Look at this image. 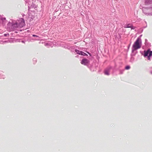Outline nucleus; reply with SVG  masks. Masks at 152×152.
<instances>
[{
  "label": "nucleus",
  "mask_w": 152,
  "mask_h": 152,
  "mask_svg": "<svg viewBox=\"0 0 152 152\" xmlns=\"http://www.w3.org/2000/svg\"><path fill=\"white\" fill-rule=\"evenodd\" d=\"M141 39L138 38L133 45L132 47L133 50H135L141 48Z\"/></svg>",
  "instance_id": "f257e3e1"
},
{
  "label": "nucleus",
  "mask_w": 152,
  "mask_h": 152,
  "mask_svg": "<svg viewBox=\"0 0 152 152\" xmlns=\"http://www.w3.org/2000/svg\"><path fill=\"white\" fill-rule=\"evenodd\" d=\"M25 25V22L23 18H20L13 25L14 27L16 28H21Z\"/></svg>",
  "instance_id": "f03ea898"
},
{
  "label": "nucleus",
  "mask_w": 152,
  "mask_h": 152,
  "mask_svg": "<svg viewBox=\"0 0 152 152\" xmlns=\"http://www.w3.org/2000/svg\"><path fill=\"white\" fill-rule=\"evenodd\" d=\"M144 56L145 57L148 56V59L150 60V57L152 56V51H150L149 50H148L147 51H144Z\"/></svg>",
  "instance_id": "7ed1b4c3"
},
{
  "label": "nucleus",
  "mask_w": 152,
  "mask_h": 152,
  "mask_svg": "<svg viewBox=\"0 0 152 152\" xmlns=\"http://www.w3.org/2000/svg\"><path fill=\"white\" fill-rule=\"evenodd\" d=\"M89 62V61L88 59L86 58H84L82 60L81 62V63L82 64L86 65L88 64Z\"/></svg>",
  "instance_id": "20e7f679"
},
{
  "label": "nucleus",
  "mask_w": 152,
  "mask_h": 152,
  "mask_svg": "<svg viewBox=\"0 0 152 152\" xmlns=\"http://www.w3.org/2000/svg\"><path fill=\"white\" fill-rule=\"evenodd\" d=\"M75 51L77 53V54H78L79 55H81L83 56H87V54H86V53H84V52L81 51H80L77 50H75Z\"/></svg>",
  "instance_id": "39448f33"
},
{
  "label": "nucleus",
  "mask_w": 152,
  "mask_h": 152,
  "mask_svg": "<svg viewBox=\"0 0 152 152\" xmlns=\"http://www.w3.org/2000/svg\"><path fill=\"white\" fill-rule=\"evenodd\" d=\"M132 25L130 23L126 24L124 26L125 28H132Z\"/></svg>",
  "instance_id": "423d86ee"
},
{
  "label": "nucleus",
  "mask_w": 152,
  "mask_h": 152,
  "mask_svg": "<svg viewBox=\"0 0 152 152\" xmlns=\"http://www.w3.org/2000/svg\"><path fill=\"white\" fill-rule=\"evenodd\" d=\"M104 74L106 75H109V70L106 69L104 71Z\"/></svg>",
  "instance_id": "0eeeda50"
},
{
  "label": "nucleus",
  "mask_w": 152,
  "mask_h": 152,
  "mask_svg": "<svg viewBox=\"0 0 152 152\" xmlns=\"http://www.w3.org/2000/svg\"><path fill=\"white\" fill-rule=\"evenodd\" d=\"M130 67L129 66H127L125 67V69H129L130 68Z\"/></svg>",
  "instance_id": "6e6552de"
},
{
  "label": "nucleus",
  "mask_w": 152,
  "mask_h": 152,
  "mask_svg": "<svg viewBox=\"0 0 152 152\" xmlns=\"http://www.w3.org/2000/svg\"><path fill=\"white\" fill-rule=\"evenodd\" d=\"M33 36L34 37H38V36H37L36 35H34V34L33 35Z\"/></svg>",
  "instance_id": "1a4fd4ad"
},
{
  "label": "nucleus",
  "mask_w": 152,
  "mask_h": 152,
  "mask_svg": "<svg viewBox=\"0 0 152 152\" xmlns=\"http://www.w3.org/2000/svg\"><path fill=\"white\" fill-rule=\"evenodd\" d=\"M3 19H4V20H5V18H3Z\"/></svg>",
  "instance_id": "9d476101"
}]
</instances>
